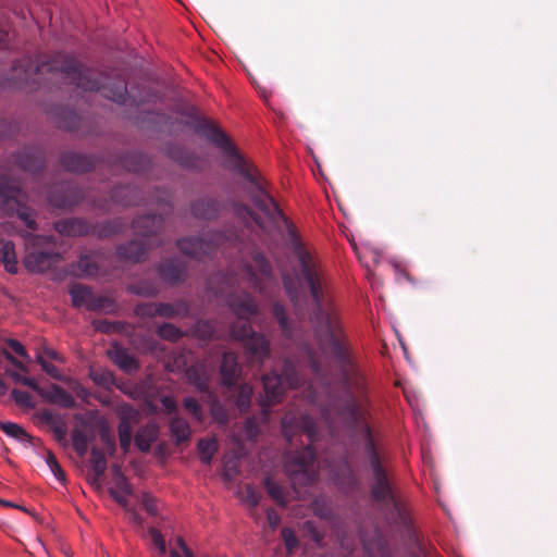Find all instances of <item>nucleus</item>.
Returning <instances> with one entry per match:
<instances>
[{
    "mask_svg": "<svg viewBox=\"0 0 557 557\" xmlns=\"http://www.w3.org/2000/svg\"><path fill=\"white\" fill-rule=\"evenodd\" d=\"M198 131L225 152L227 168L250 184L251 199L269 222L285 225L289 249L297 259L300 278L308 287L313 301L314 327L320 348L334 358L341 368L343 383L348 391L345 404L336 407L337 418L359 429L373 474L372 488H391L372 432L366 422V412L352 395V393H363L366 380L331 298L329 282L318 257L302 244L293 223L284 215L272 196L265 191L258 170L237 151L228 137L209 122L200 124Z\"/></svg>",
    "mask_w": 557,
    "mask_h": 557,
    "instance_id": "1",
    "label": "nucleus"
},
{
    "mask_svg": "<svg viewBox=\"0 0 557 557\" xmlns=\"http://www.w3.org/2000/svg\"><path fill=\"white\" fill-rule=\"evenodd\" d=\"M282 433L285 440L293 445L295 436L305 434L309 440L300 451H288L284 456V469L290 479L293 488L297 494L301 492L299 486L311 485L317 480L315 451L312 443L317 441V426L314 421L307 414L296 417L286 413L282 419Z\"/></svg>",
    "mask_w": 557,
    "mask_h": 557,
    "instance_id": "2",
    "label": "nucleus"
},
{
    "mask_svg": "<svg viewBox=\"0 0 557 557\" xmlns=\"http://www.w3.org/2000/svg\"><path fill=\"white\" fill-rule=\"evenodd\" d=\"M227 305L238 317L237 323L231 327V336L235 339H245V348L251 361L263 362L269 355V342L264 336L252 332L248 320L258 312V306L246 293L231 295Z\"/></svg>",
    "mask_w": 557,
    "mask_h": 557,
    "instance_id": "3",
    "label": "nucleus"
},
{
    "mask_svg": "<svg viewBox=\"0 0 557 557\" xmlns=\"http://www.w3.org/2000/svg\"><path fill=\"white\" fill-rule=\"evenodd\" d=\"M55 69L63 73L66 83L75 85L83 90H101L102 96L116 102L125 103L127 98V86L123 78H116L108 85L101 84L96 79L92 70H82L78 62L67 55L62 57V61H55Z\"/></svg>",
    "mask_w": 557,
    "mask_h": 557,
    "instance_id": "4",
    "label": "nucleus"
},
{
    "mask_svg": "<svg viewBox=\"0 0 557 557\" xmlns=\"http://www.w3.org/2000/svg\"><path fill=\"white\" fill-rule=\"evenodd\" d=\"M163 218L157 214H147L139 216L133 222L135 233L140 235L144 240H132L117 247L116 253L121 259L133 262L141 261L151 246L150 237L161 230Z\"/></svg>",
    "mask_w": 557,
    "mask_h": 557,
    "instance_id": "5",
    "label": "nucleus"
},
{
    "mask_svg": "<svg viewBox=\"0 0 557 557\" xmlns=\"http://www.w3.org/2000/svg\"><path fill=\"white\" fill-rule=\"evenodd\" d=\"M262 383L264 395L259 398V405L265 422L270 416V407L282 400L285 387L296 388L299 385V377L293 362L286 360L282 375L275 372L268 373L262 376Z\"/></svg>",
    "mask_w": 557,
    "mask_h": 557,
    "instance_id": "6",
    "label": "nucleus"
},
{
    "mask_svg": "<svg viewBox=\"0 0 557 557\" xmlns=\"http://www.w3.org/2000/svg\"><path fill=\"white\" fill-rule=\"evenodd\" d=\"M27 253L23 259L25 268L33 273H42L59 262L61 256L52 251H39L51 242V236L33 235L30 233L23 234Z\"/></svg>",
    "mask_w": 557,
    "mask_h": 557,
    "instance_id": "7",
    "label": "nucleus"
},
{
    "mask_svg": "<svg viewBox=\"0 0 557 557\" xmlns=\"http://www.w3.org/2000/svg\"><path fill=\"white\" fill-rule=\"evenodd\" d=\"M239 275L247 281L250 287L261 294L272 292L273 288L277 287L271 265L261 253L255 255L251 262L245 265Z\"/></svg>",
    "mask_w": 557,
    "mask_h": 557,
    "instance_id": "8",
    "label": "nucleus"
},
{
    "mask_svg": "<svg viewBox=\"0 0 557 557\" xmlns=\"http://www.w3.org/2000/svg\"><path fill=\"white\" fill-rule=\"evenodd\" d=\"M227 238L222 233H211L206 238L188 237L177 242L180 250L195 259L202 260L205 257H211L216 249L224 247Z\"/></svg>",
    "mask_w": 557,
    "mask_h": 557,
    "instance_id": "9",
    "label": "nucleus"
},
{
    "mask_svg": "<svg viewBox=\"0 0 557 557\" xmlns=\"http://www.w3.org/2000/svg\"><path fill=\"white\" fill-rule=\"evenodd\" d=\"M112 473H113V487L109 490L110 495L112 498L117 502L120 505H122L127 513L129 515V519L137 523L141 524L143 519L138 515L135 508L129 506L127 497L133 494L132 485L129 484L126 476L121 472V469L119 466L112 467Z\"/></svg>",
    "mask_w": 557,
    "mask_h": 557,
    "instance_id": "10",
    "label": "nucleus"
},
{
    "mask_svg": "<svg viewBox=\"0 0 557 557\" xmlns=\"http://www.w3.org/2000/svg\"><path fill=\"white\" fill-rule=\"evenodd\" d=\"M24 195L17 182L11 180H2L0 181V198L3 202L9 206L10 202L16 205V212L18 218L25 223V225L30 228H36V222L32 218V214L25 207H21V200Z\"/></svg>",
    "mask_w": 557,
    "mask_h": 557,
    "instance_id": "11",
    "label": "nucleus"
},
{
    "mask_svg": "<svg viewBox=\"0 0 557 557\" xmlns=\"http://www.w3.org/2000/svg\"><path fill=\"white\" fill-rule=\"evenodd\" d=\"M222 382L226 386H233L240 374V366L233 352H224L221 361Z\"/></svg>",
    "mask_w": 557,
    "mask_h": 557,
    "instance_id": "12",
    "label": "nucleus"
},
{
    "mask_svg": "<svg viewBox=\"0 0 557 557\" xmlns=\"http://www.w3.org/2000/svg\"><path fill=\"white\" fill-rule=\"evenodd\" d=\"M187 382L199 393H205L209 388L210 372L205 363H196L186 371Z\"/></svg>",
    "mask_w": 557,
    "mask_h": 557,
    "instance_id": "13",
    "label": "nucleus"
},
{
    "mask_svg": "<svg viewBox=\"0 0 557 557\" xmlns=\"http://www.w3.org/2000/svg\"><path fill=\"white\" fill-rule=\"evenodd\" d=\"M158 271L160 277L168 283L180 282L186 275V268L178 259H171L160 264Z\"/></svg>",
    "mask_w": 557,
    "mask_h": 557,
    "instance_id": "14",
    "label": "nucleus"
},
{
    "mask_svg": "<svg viewBox=\"0 0 557 557\" xmlns=\"http://www.w3.org/2000/svg\"><path fill=\"white\" fill-rule=\"evenodd\" d=\"M159 428L156 423H147L141 426L135 435V444L141 451H149L152 444L157 441Z\"/></svg>",
    "mask_w": 557,
    "mask_h": 557,
    "instance_id": "15",
    "label": "nucleus"
},
{
    "mask_svg": "<svg viewBox=\"0 0 557 557\" xmlns=\"http://www.w3.org/2000/svg\"><path fill=\"white\" fill-rule=\"evenodd\" d=\"M54 228L62 235L81 236L88 233V225L81 219H66L54 223Z\"/></svg>",
    "mask_w": 557,
    "mask_h": 557,
    "instance_id": "16",
    "label": "nucleus"
},
{
    "mask_svg": "<svg viewBox=\"0 0 557 557\" xmlns=\"http://www.w3.org/2000/svg\"><path fill=\"white\" fill-rule=\"evenodd\" d=\"M62 165L72 172H85L91 166L90 160L79 153L66 152L61 157Z\"/></svg>",
    "mask_w": 557,
    "mask_h": 557,
    "instance_id": "17",
    "label": "nucleus"
},
{
    "mask_svg": "<svg viewBox=\"0 0 557 557\" xmlns=\"http://www.w3.org/2000/svg\"><path fill=\"white\" fill-rule=\"evenodd\" d=\"M110 357L123 371L127 373H133L138 369L135 358L122 347H115L110 352Z\"/></svg>",
    "mask_w": 557,
    "mask_h": 557,
    "instance_id": "18",
    "label": "nucleus"
},
{
    "mask_svg": "<svg viewBox=\"0 0 557 557\" xmlns=\"http://www.w3.org/2000/svg\"><path fill=\"white\" fill-rule=\"evenodd\" d=\"M170 432L176 444L184 443L189 440L191 430L189 423L181 417H173L170 421Z\"/></svg>",
    "mask_w": 557,
    "mask_h": 557,
    "instance_id": "19",
    "label": "nucleus"
},
{
    "mask_svg": "<svg viewBox=\"0 0 557 557\" xmlns=\"http://www.w3.org/2000/svg\"><path fill=\"white\" fill-rule=\"evenodd\" d=\"M0 259L9 273L15 274L17 272V258L12 242L0 240Z\"/></svg>",
    "mask_w": 557,
    "mask_h": 557,
    "instance_id": "20",
    "label": "nucleus"
},
{
    "mask_svg": "<svg viewBox=\"0 0 557 557\" xmlns=\"http://www.w3.org/2000/svg\"><path fill=\"white\" fill-rule=\"evenodd\" d=\"M71 437H72L73 448L77 453V455L81 457L85 456L88 450L89 442L92 438L90 431L87 430L86 428L76 426L72 431Z\"/></svg>",
    "mask_w": 557,
    "mask_h": 557,
    "instance_id": "21",
    "label": "nucleus"
},
{
    "mask_svg": "<svg viewBox=\"0 0 557 557\" xmlns=\"http://www.w3.org/2000/svg\"><path fill=\"white\" fill-rule=\"evenodd\" d=\"M49 400L63 408H73L76 405L73 395L57 384L50 386Z\"/></svg>",
    "mask_w": 557,
    "mask_h": 557,
    "instance_id": "22",
    "label": "nucleus"
},
{
    "mask_svg": "<svg viewBox=\"0 0 557 557\" xmlns=\"http://www.w3.org/2000/svg\"><path fill=\"white\" fill-rule=\"evenodd\" d=\"M70 295L74 307H85L88 310L94 293L89 287L77 284L71 287Z\"/></svg>",
    "mask_w": 557,
    "mask_h": 557,
    "instance_id": "23",
    "label": "nucleus"
},
{
    "mask_svg": "<svg viewBox=\"0 0 557 557\" xmlns=\"http://www.w3.org/2000/svg\"><path fill=\"white\" fill-rule=\"evenodd\" d=\"M193 214L200 219H211L218 213V202L211 199L196 201L191 207Z\"/></svg>",
    "mask_w": 557,
    "mask_h": 557,
    "instance_id": "24",
    "label": "nucleus"
},
{
    "mask_svg": "<svg viewBox=\"0 0 557 557\" xmlns=\"http://www.w3.org/2000/svg\"><path fill=\"white\" fill-rule=\"evenodd\" d=\"M197 449L202 463L210 465L214 454L218 450V443L214 436L201 438L198 442Z\"/></svg>",
    "mask_w": 557,
    "mask_h": 557,
    "instance_id": "25",
    "label": "nucleus"
},
{
    "mask_svg": "<svg viewBox=\"0 0 557 557\" xmlns=\"http://www.w3.org/2000/svg\"><path fill=\"white\" fill-rule=\"evenodd\" d=\"M0 429L10 437L21 442L28 443L30 442V435L18 424L14 422H1Z\"/></svg>",
    "mask_w": 557,
    "mask_h": 557,
    "instance_id": "26",
    "label": "nucleus"
},
{
    "mask_svg": "<svg viewBox=\"0 0 557 557\" xmlns=\"http://www.w3.org/2000/svg\"><path fill=\"white\" fill-rule=\"evenodd\" d=\"M44 419L51 425L55 438L62 443L66 441V425L57 416L51 412H44Z\"/></svg>",
    "mask_w": 557,
    "mask_h": 557,
    "instance_id": "27",
    "label": "nucleus"
},
{
    "mask_svg": "<svg viewBox=\"0 0 557 557\" xmlns=\"http://www.w3.org/2000/svg\"><path fill=\"white\" fill-rule=\"evenodd\" d=\"M89 311H99L104 313H113L116 310L114 301L104 296H96L94 294L91 302L88 307Z\"/></svg>",
    "mask_w": 557,
    "mask_h": 557,
    "instance_id": "28",
    "label": "nucleus"
},
{
    "mask_svg": "<svg viewBox=\"0 0 557 557\" xmlns=\"http://www.w3.org/2000/svg\"><path fill=\"white\" fill-rule=\"evenodd\" d=\"M252 393L253 389L250 384L245 383L239 386L238 395L236 397L235 403L240 412L248 411L251 404Z\"/></svg>",
    "mask_w": 557,
    "mask_h": 557,
    "instance_id": "29",
    "label": "nucleus"
},
{
    "mask_svg": "<svg viewBox=\"0 0 557 557\" xmlns=\"http://www.w3.org/2000/svg\"><path fill=\"white\" fill-rule=\"evenodd\" d=\"M90 463L91 471H94L98 475H104V472L107 470V459L101 449L96 447L91 449Z\"/></svg>",
    "mask_w": 557,
    "mask_h": 557,
    "instance_id": "30",
    "label": "nucleus"
},
{
    "mask_svg": "<svg viewBox=\"0 0 557 557\" xmlns=\"http://www.w3.org/2000/svg\"><path fill=\"white\" fill-rule=\"evenodd\" d=\"M45 461L48 468L50 469L51 473L54 475V478L61 484H64L66 482L65 473L52 451H47L45 456Z\"/></svg>",
    "mask_w": 557,
    "mask_h": 557,
    "instance_id": "31",
    "label": "nucleus"
},
{
    "mask_svg": "<svg viewBox=\"0 0 557 557\" xmlns=\"http://www.w3.org/2000/svg\"><path fill=\"white\" fill-rule=\"evenodd\" d=\"M138 313L158 314L161 317H172L174 309L170 305L159 304L153 306H140L137 308Z\"/></svg>",
    "mask_w": 557,
    "mask_h": 557,
    "instance_id": "32",
    "label": "nucleus"
},
{
    "mask_svg": "<svg viewBox=\"0 0 557 557\" xmlns=\"http://www.w3.org/2000/svg\"><path fill=\"white\" fill-rule=\"evenodd\" d=\"M264 486L267 488L268 494L278 504H284L286 502L285 492L283 487L276 482L272 481L270 478H265Z\"/></svg>",
    "mask_w": 557,
    "mask_h": 557,
    "instance_id": "33",
    "label": "nucleus"
},
{
    "mask_svg": "<svg viewBox=\"0 0 557 557\" xmlns=\"http://www.w3.org/2000/svg\"><path fill=\"white\" fill-rule=\"evenodd\" d=\"M132 434L133 428L131 423L127 420L123 419L119 424V440L120 445L124 450H127V448L131 445Z\"/></svg>",
    "mask_w": 557,
    "mask_h": 557,
    "instance_id": "34",
    "label": "nucleus"
},
{
    "mask_svg": "<svg viewBox=\"0 0 557 557\" xmlns=\"http://www.w3.org/2000/svg\"><path fill=\"white\" fill-rule=\"evenodd\" d=\"M5 373L15 382L22 385H25L36 392L39 391V386L37 381L34 377L21 374L17 371L14 370H5Z\"/></svg>",
    "mask_w": 557,
    "mask_h": 557,
    "instance_id": "35",
    "label": "nucleus"
},
{
    "mask_svg": "<svg viewBox=\"0 0 557 557\" xmlns=\"http://www.w3.org/2000/svg\"><path fill=\"white\" fill-rule=\"evenodd\" d=\"M158 334L160 337L168 341H177L182 336L180 329L170 323H163L158 327Z\"/></svg>",
    "mask_w": 557,
    "mask_h": 557,
    "instance_id": "36",
    "label": "nucleus"
},
{
    "mask_svg": "<svg viewBox=\"0 0 557 557\" xmlns=\"http://www.w3.org/2000/svg\"><path fill=\"white\" fill-rule=\"evenodd\" d=\"M148 535L150 537L151 544L156 547L158 553L161 556H164L166 553V544L163 535L154 528H150L148 530Z\"/></svg>",
    "mask_w": 557,
    "mask_h": 557,
    "instance_id": "37",
    "label": "nucleus"
},
{
    "mask_svg": "<svg viewBox=\"0 0 557 557\" xmlns=\"http://www.w3.org/2000/svg\"><path fill=\"white\" fill-rule=\"evenodd\" d=\"M183 406L197 421L201 422L203 419L202 409L199 403L193 397H185Z\"/></svg>",
    "mask_w": 557,
    "mask_h": 557,
    "instance_id": "38",
    "label": "nucleus"
},
{
    "mask_svg": "<svg viewBox=\"0 0 557 557\" xmlns=\"http://www.w3.org/2000/svg\"><path fill=\"white\" fill-rule=\"evenodd\" d=\"M195 333L201 339H210L214 334V326L209 321H198L195 325Z\"/></svg>",
    "mask_w": 557,
    "mask_h": 557,
    "instance_id": "39",
    "label": "nucleus"
},
{
    "mask_svg": "<svg viewBox=\"0 0 557 557\" xmlns=\"http://www.w3.org/2000/svg\"><path fill=\"white\" fill-rule=\"evenodd\" d=\"M138 500L141 503L144 509L151 516H156L158 513V504L154 497H152L149 493H141Z\"/></svg>",
    "mask_w": 557,
    "mask_h": 557,
    "instance_id": "40",
    "label": "nucleus"
},
{
    "mask_svg": "<svg viewBox=\"0 0 557 557\" xmlns=\"http://www.w3.org/2000/svg\"><path fill=\"white\" fill-rule=\"evenodd\" d=\"M12 398L20 406L28 407V408L34 407L33 397L28 392L21 391V389H13Z\"/></svg>",
    "mask_w": 557,
    "mask_h": 557,
    "instance_id": "41",
    "label": "nucleus"
},
{
    "mask_svg": "<svg viewBox=\"0 0 557 557\" xmlns=\"http://www.w3.org/2000/svg\"><path fill=\"white\" fill-rule=\"evenodd\" d=\"M244 432L249 441H255L259 434V426L255 417H249L245 421Z\"/></svg>",
    "mask_w": 557,
    "mask_h": 557,
    "instance_id": "42",
    "label": "nucleus"
},
{
    "mask_svg": "<svg viewBox=\"0 0 557 557\" xmlns=\"http://www.w3.org/2000/svg\"><path fill=\"white\" fill-rule=\"evenodd\" d=\"M282 537L288 553H292L298 546V539L292 529L284 528L282 530Z\"/></svg>",
    "mask_w": 557,
    "mask_h": 557,
    "instance_id": "43",
    "label": "nucleus"
},
{
    "mask_svg": "<svg viewBox=\"0 0 557 557\" xmlns=\"http://www.w3.org/2000/svg\"><path fill=\"white\" fill-rule=\"evenodd\" d=\"M36 361L40 364L41 369L47 374H49L51 377H53L55 380L62 379V374H61L60 370L54 364H52L51 362H48L41 356H37Z\"/></svg>",
    "mask_w": 557,
    "mask_h": 557,
    "instance_id": "44",
    "label": "nucleus"
},
{
    "mask_svg": "<svg viewBox=\"0 0 557 557\" xmlns=\"http://www.w3.org/2000/svg\"><path fill=\"white\" fill-rule=\"evenodd\" d=\"M261 494L252 485L247 484L245 487V502L252 508H256L260 502Z\"/></svg>",
    "mask_w": 557,
    "mask_h": 557,
    "instance_id": "45",
    "label": "nucleus"
},
{
    "mask_svg": "<svg viewBox=\"0 0 557 557\" xmlns=\"http://www.w3.org/2000/svg\"><path fill=\"white\" fill-rule=\"evenodd\" d=\"M211 416L214 421L222 425L227 423V413L225 409L216 400H214L212 404Z\"/></svg>",
    "mask_w": 557,
    "mask_h": 557,
    "instance_id": "46",
    "label": "nucleus"
},
{
    "mask_svg": "<svg viewBox=\"0 0 557 557\" xmlns=\"http://www.w3.org/2000/svg\"><path fill=\"white\" fill-rule=\"evenodd\" d=\"M237 214L248 224L255 223L256 225L263 227L261 220L248 208L240 207L237 209Z\"/></svg>",
    "mask_w": 557,
    "mask_h": 557,
    "instance_id": "47",
    "label": "nucleus"
},
{
    "mask_svg": "<svg viewBox=\"0 0 557 557\" xmlns=\"http://www.w3.org/2000/svg\"><path fill=\"white\" fill-rule=\"evenodd\" d=\"M77 267L81 273L86 276L94 275L97 272V267L90 262L88 257H82L77 262Z\"/></svg>",
    "mask_w": 557,
    "mask_h": 557,
    "instance_id": "48",
    "label": "nucleus"
},
{
    "mask_svg": "<svg viewBox=\"0 0 557 557\" xmlns=\"http://www.w3.org/2000/svg\"><path fill=\"white\" fill-rule=\"evenodd\" d=\"M274 317L276 318L277 322L280 323L282 330L287 334L288 333V320L285 313L284 307L276 304L273 308Z\"/></svg>",
    "mask_w": 557,
    "mask_h": 557,
    "instance_id": "49",
    "label": "nucleus"
},
{
    "mask_svg": "<svg viewBox=\"0 0 557 557\" xmlns=\"http://www.w3.org/2000/svg\"><path fill=\"white\" fill-rule=\"evenodd\" d=\"M7 344L20 357H22V358H24L26 360L30 359V357L27 354V351L25 350L24 346L18 341L10 338V339L7 341Z\"/></svg>",
    "mask_w": 557,
    "mask_h": 557,
    "instance_id": "50",
    "label": "nucleus"
},
{
    "mask_svg": "<svg viewBox=\"0 0 557 557\" xmlns=\"http://www.w3.org/2000/svg\"><path fill=\"white\" fill-rule=\"evenodd\" d=\"M176 544L178 548L181 549L184 557H194L191 550L187 547L185 544L183 537L176 539ZM171 557H183L175 548L171 549Z\"/></svg>",
    "mask_w": 557,
    "mask_h": 557,
    "instance_id": "51",
    "label": "nucleus"
},
{
    "mask_svg": "<svg viewBox=\"0 0 557 557\" xmlns=\"http://www.w3.org/2000/svg\"><path fill=\"white\" fill-rule=\"evenodd\" d=\"M128 290L133 294L143 295V296H153L157 294V288L152 285L148 287L140 286H129Z\"/></svg>",
    "mask_w": 557,
    "mask_h": 557,
    "instance_id": "52",
    "label": "nucleus"
},
{
    "mask_svg": "<svg viewBox=\"0 0 557 557\" xmlns=\"http://www.w3.org/2000/svg\"><path fill=\"white\" fill-rule=\"evenodd\" d=\"M162 406L169 411V412H175L177 409V403L173 396H163L160 399Z\"/></svg>",
    "mask_w": 557,
    "mask_h": 557,
    "instance_id": "53",
    "label": "nucleus"
},
{
    "mask_svg": "<svg viewBox=\"0 0 557 557\" xmlns=\"http://www.w3.org/2000/svg\"><path fill=\"white\" fill-rule=\"evenodd\" d=\"M2 355L16 369H18L22 372H27L26 366H24L21 361H18L10 351L3 350Z\"/></svg>",
    "mask_w": 557,
    "mask_h": 557,
    "instance_id": "54",
    "label": "nucleus"
},
{
    "mask_svg": "<svg viewBox=\"0 0 557 557\" xmlns=\"http://www.w3.org/2000/svg\"><path fill=\"white\" fill-rule=\"evenodd\" d=\"M267 519L272 529H275L281 521L280 515L274 509L267 510Z\"/></svg>",
    "mask_w": 557,
    "mask_h": 557,
    "instance_id": "55",
    "label": "nucleus"
},
{
    "mask_svg": "<svg viewBox=\"0 0 557 557\" xmlns=\"http://www.w3.org/2000/svg\"><path fill=\"white\" fill-rule=\"evenodd\" d=\"M284 287L286 289V293L288 294L289 298L292 300L296 299V288L294 287L293 280L288 277H283Z\"/></svg>",
    "mask_w": 557,
    "mask_h": 557,
    "instance_id": "56",
    "label": "nucleus"
},
{
    "mask_svg": "<svg viewBox=\"0 0 557 557\" xmlns=\"http://www.w3.org/2000/svg\"><path fill=\"white\" fill-rule=\"evenodd\" d=\"M102 478L103 475H98L97 473H95L94 471H91L89 474H88V482L90 483V485H92L97 490H100L101 486H102Z\"/></svg>",
    "mask_w": 557,
    "mask_h": 557,
    "instance_id": "57",
    "label": "nucleus"
},
{
    "mask_svg": "<svg viewBox=\"0 0 557 557\" xmlns=\"http://www.w3.org/2000/svg\"><path fill=\"white\" fill-rule=\"evenodd\" d=\"M335 408L334 407H331V408H325L322 412V418L330 424H333L335 421L334 420H331V413L332 411L334 410Z\"/></svg>",
    "mask_w": 557,
    "mask_h": 557,
    "instance_id": "58",
    "label": "nucleus"
},
{
    "mask_svg": "<svg viewBox=\"0 0 557 557\" xmlns=\"http://www.w3.org/2000/svg\"><path fill=\"white\" fill-rule=\"evenodd\" d=\"M237 472L236 467L234 465L230 466L228 463H225L224 466V475L227 478H232L233 474Z\"/></svg>",
    "mask_w": 557,
    "mask_h": 557,
    "instance_id": "59",
    "label": "nucleus"
},
{
    "mask_svg": "<svg viewBox=\"0 0 557 557\" xmlns=\"http://www.w3.org/2000/svg\"><path fill=\"white\" fill-rule=\"evenodd\" d=\"M46 352H47V355H48L50 358H52V359H54V360H60V357H59V355H58V352H57V351H54V350L50 349V350H47Z\"/></svg>",
    "mask_w": 557,
    "mask_h": 557,
    "instance_id": "60",
    "label": "nucleus"
},
{
    "mask_svg": "<svg viewBox=\"0 0 557 557\" xmlns=\"http://www.w3.org/2000/svg\"><path fill=\"white\" fill-rule=\"evenodd\" d=\"M0 504L2 506H5V507H15V508H20L18 506L14 505L13 503L9 502V500H4V499H0Z\"/></svg>",
    "mask_w": 557,
    "mask_h": 557,
    "instance_id": "61",
    "label": "nucleus"
},
{
    "mask_svg": "<svg viewBox=\"0 0 557 557\" xmlns=\"http://www.w3.org/2000/svg\"><path fill=\"white\" fill-rule=\"evenodd\" d=\"M5 392H7V386H5L4 382L2 381V379L0 377V395L5 394Z\"/></svg>",
    "mask_w": 557,
    "mask_h": 557,
    "instance_id": "62",
    "label": "nucleus"
},
{
    "mask_svg": "<svg viewBox=\"0 0 557 557\" xmlns=\"http://www.w3.org/2000/svg\"><path fill=\"white\" fill-rule=\"evenodd\" d=\"M310 366L314 372H318L319 366L311 357H310Z\"/></svg>",
    "mask_w": 557,
    "mask_h": 557,
    "instance_id": "63",
    "label": "nucleus"
},
{
    "mask_svg": "<svg viewBox=\"0 0 557 557\" xmlns=\"http://www.w3.org/2000/svg\"><path fill=\"white\" fill-rule=\"evenodd\" d=\"M343 466H344L345 470H347L348 472H350L349 466H348V463H347L346 461L343 463Z\"/></svg>",
    "mask_w": 557,
    "mask_h": 557,
    "instance_id": "64",
    "label": "nucleus"
}]
</instances>
